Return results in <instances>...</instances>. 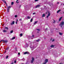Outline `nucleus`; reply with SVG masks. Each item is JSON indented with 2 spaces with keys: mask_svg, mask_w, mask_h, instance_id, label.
Masks as SVG:
<instances>
[{
  "mask_svg": "<svg viewBox=\"0 0 64 64\" xmlns=\"http://www.w3.org/2000/svg\"><path fill=\"white\" fill-rule=\"evenodd\" d=\"M16 3H18L19 2H18V0H17L16 1Z\"/></svg>",
  "mask_w": 64,
  "mask_h": 64,
  "instance_id": "27",
  "label": "nucleus"
},
{
  "mask_svg": "<svg viewBox=\"0 0 64 64\" xmlns=\"http://www.w3.org/2000/svg\"><path fill=\"white\" fill-rule=\"evenodd\" d=\"M33 15H34V14H36V13L34 12V13H33Z\"/></svg>",
  "mask_w": 64,
  "mask_h": 64,
  "instance_id": "36",
  "label": "nucleus"
},
{
  "mask_svg": "<svg viewBox=\"0 0 64 64\" xmlns=\"http://www.w3.org/2000/svg\"><path fill=\"white\" fill-rule=\"evenodd\" d=\"M39 41H40V39H38V40H36V42H39Z\"/></svg>",
  "mask_w": 64,
  "mask_h": 64,
  "instance_id": "20",
  "label": "nucleus"
},
{
  "mask_svg": "<svg viewBox=\"0 0 64 64\" xmlns=\"http://www.w3.org/2000/svg\"><path fill=\"white\" fill-rule=\"evenodd\" d=\"M11 64H13V62H12Z\"/></svg>",
  "mask_w": 64,
  "mask_h": 64,
  "instance_id": "47",
  "label": "nucleus"
},
{
  "mask_svg": "<svg viewBox=\"0 0 64 64\" xmlns=\"http://www.w3.org/2000/svg\"><path fill=\"white\" fill-rule=\"evenodd\" d=\"M17 17V15H16L15 16V18H16Z\"/></svg>",
  "mask_w": 64,
  "mask_h": 64,
  "instance_id": "31",
  "label": "nucleus"
},
{
  "mask_svg": "<svg viewBox=\"0 0 64 64\" xmlns=\"http://www.w3.org/2000/svg\"><path fill=\"white\" fill-rule=\"evenodd\" d=\"M29 43H30V44H31V42H29Z\"/></svg>",
  "mask_w": 64,
  "mask_h": 64,
  "instance_id": "44",
  "label": "nucleus"
},
{
  "mask_svg": "<svg viewBox=\"0 0 64 64\" xmlns=\"http://www.w3.org/2000/svg\"><path fill=\"white\" fill-rule=\"evenodd\" d=\"M17 21H18V20H17Z\"/></svg>",
  "mask_w": 64,
  "mask_h": 64,
  "instance_id": "52",
  "label": "nucleus"
},
{
  "mask_svg": "<svg viewBox=\"0 0 64 64\" xmlns=\"http://www.w3.org/2000/svg\"><path fill=\"white\" fill-rule=\"evenodd\" d=\"M2 41L4 42H5V43H7V40H2Z\"/></svg>",
  "mask_w": 64,
  "mask_h": 64,
  "instance_id": "8",
  "label": "nucleus"
},
{
  "mask_svg": "<svg viewBox=\"0 0 64 64\" xmlns=\"http://www.w3.org/2000/svg\"><path fill=\"white\" fill-rule=\"evenodd\" d=\"M10 8H11V6H9L8 7V8H7L8 12H9V9H10Z\"/></svg>",
  "mask_w": 64,
  "mask_h": 64,
  "instance_id": "2",
  "label": "nucleus"
},
{
  "mask_svg": "<svg viewBox=\"0 0 64 64\" xmlns=\"http://www.w3.org/2000/svg\"><path fill=\"white\" fill-rule=\"evenodd\" d=\"M46 14H47V13H46Z\"/></svg>",
  "mask_w": 64,
  "mask_h": 64,
  "instance_id": "55",
  "label": "nucleus"
},
{
  "mask_svg": "<svg viewBox=\"0 0 64 64\" xmlns=\"http://www.w3.org/2000/svg\"><path fill=\"white\" fill-rule=\"evenodd\" d=\"M57 4H59V2H58L57 3Z\"/></svg>",
  "mask_w": 64,
  "mask_h": 64,
  "instance_id": "46",
  "label": "nucleus"
},
{
  "mask_svg": "<svg viewBox=\"0 0 64 64\" xmlns=\"http://www.w3.org/2000/svg\"><path fill=\"white\" fill-rule=\"evenodd\" d=\"M52 42H53L54 41V39H53L52 41Z\"/></svg>",
  "mask_w": 64,
  "mask_h": 64,
  "instance_id": "38",
  "label": "nucleus"
},
{
  "mask_svg": "<svg viewBox=\"0 0 64 64\" xmlns=\"http://www.w3.org/2000/svg\"><path fill=\"white\" fill-rule=\"evenodd\" d=\"M1 41H0V43H1Z\"/></svg>",
  "mask_w": 64,
  "mask_h": 64,
  "instance_id": "49",
  "label": "nucleus"
},
{
  "mask_svg": "<svg viewBox=\"0 0 64 64\" xmlns=\"http://www.w3.org/2000/svg\"><path fill=\"white\" fill-rule=\"evenodd\" d=\"M29 54V52H26L24 53V54Z\"/></svg>",
  "mask_w": 64,
  "mask_h": 64,
  "instance_id": "6",
  "label": "nucleus"
},
{
  "mask_svg": "<svg viewBox=\"0 0 64 64\" xmlns=\"http://www.w3.org/2000/svg\"><path fill=\"white\" fill-rule=\"evenodd\" d=\"M48 28H46V30H47V29H48Z\"/></svg>",
  "mask_w": 64,
  "mask_h": 64,
  "instance_id": "48",
  "label": "nucleus"
},
{
  "mask_svg": "<svg viewBox=\"0 0 64 64\" xmlns=\"http://www.w3.org/2000/svg\"><path fill=\"white\" fill-rule=\"evenodd\" d=\"M28 19H30V16H28L27 17Z\"/></svg>",
  "mask_w": 64,
  "mask_h": 64,
  "instance_id": "21",
  "label": "nucleus"
},
{
  "mask_svg": "<svg viewBox=\"0 0 64 64\" xmlns=\"http://www.w3.org/2000/svg\"><path fill=\"white\" fill-rule=\"evenodd\" d=\"M50 15V12H48V16H46V18H48V17H49Z\"/></svg>",
  "mask_w": 64,
  "mask_h": 64,
  "instance_id": "4",
  "label": "nucleus"
},
{
  "mask_svg": "<svg viewBox=\"0 0 64 64\" xmlns=\"http://www.w3.org/2000/svg\"><path fill=\"white\" fill-rule=\"evenodd\" d=\"M24 60H25V59H23L22 60H23V61H24Z\"/></svg>",
  "mask_w": 64,
  "mask_h": 64,
  "instance_id": "45",
  "label": "nucleus"
},
{
  "mask_svg": "<svg viewBox=\"0 0 64 64\" xmlns=\"http://www.w3.org/2000/svg\"><path fill=\"white\" fill-rule=\"evenodd\" d=\"M54 46L53 45H51L50 46L51 47H53Z\"/></svg>",
  "mask_w": 64,
  "mask_h": 64,
  "instance_id": "23",
  "label": "nucleus"
},
{
  "mask_svg": "<svg viewBox=\"0 0 64 64\" xmlns=\"http://www.w3.org/2000/svg\"><path fill=\"white\" fill-rule=\"evenodd\" d=\"M3 31V32H7V30H4Z\"/></svg>",
  "mask_w": 64,
  "mask_h": 64,
  "instance_id": "12",
  "label": "nucleus"
},
{
  "mask_svg": "<svg viewBox=\"0 0 64 64\" xmlns=\"http://www.w3.org/2000/svg\"><path fill=\"white\" fill-rule=\"evenodd\" d=\"M36 47H35L34 46H31L30 47V48L32 49V50H33Z\"/></svg>",
  "mask_w": 64,
  "mask_h": 64,
  "instance_id": "3",
  "label": "nucleus"
},
{
  "mask_svg": "<svg viewBox=\"0 0 64 64\" xmlns=\"http://www.w3.org/2000/svg\"><path fill=\"white\" fill-rule=\"evenodd\" d=\"M34 37V35H32V37L31 36H29L28 37V39H30V38L31 39H33V38Z\"/></svg>",
  "mask_w": 64,
  "mask_h": 64,
  "instance_id": "1",
  "label": "nucleus"
},
{
  "mask_svg": "<svg viewBox=\"0 0 64 64\" xmlns=\"http://www.w3.org/2000/svg\"><path fill=\"white\" fill-rule=\"evenodd\" d=\"M14 23H15V22L14 21L12 22V23L13 24H14Z\"/></svg>",
  "mask_w": 64,
  "mask_h": 64,
  "instance_id": "30",
  "label": "nucleus"
},
{
  "mask_svg": "<svg viewBox=\"0 0 64 64\" xmlns=\"http://www.w3.org/2000/svg\"><path fill=\"white\" fill-rule=\"evenodd\" d=\"M13 24L12 23H11V25H13Z\"/></svg>",
  "mask_w": 64,
  "mask_h": 64,
  "instance_id": "37",
  "label": "nucleus"
},
{
  "mask_svg": "<svg viewBox=\"0 0 64 64\" xmlns=\"http://www.w3.org/2000/svg\"><path fill=\"white\" fill-rule=\"evenodd\" d=\"M61 11V10H58L57 12V13H58L59 12H60V11Z\"/></svg>",
  "mask_w": 64,
  "mask_h": 64,
  "instance_id": "11",
  "label": "nucleus"
},
{
  "mask_svg": "<svg viewBox=\"0 0 64 64\" xmlns=\"http://www.w3.org/2000/svg\"><path fill=\"white\" fill-rule=\"evenodd\" d=\"M20 36L21 37H22V36H23V34H21L20 35Z\"/></svg>",
  "mask_w": 64,
  "mask_h": 64,
  "instance_id": "19",
  "label": "nucleus"
},
{
  "mask_svg": "<svg viewBox=\"0 0 64 64\" xmlns=\"http://www.w3.org/2000/svg\"><path fill=\"white\" fill-rule=\"evenodd\" d=\"M6 50H9V48H7Z\"/></svg>",
  "mask_w": 64,
  "mask_h": 64,
  "instance_id": "25",
  "label": "nucleus"
},
{
  "mask_svg": "<svg viewBox=\"0 0 64 64\" xmlns=\"http://www.w3.org/2000/svg\"><path fill=\"white\" fill-rule=\"evenodd\" d=\"M46 62H45L44 63H43V64H46Z\"/></svg>",
  "mask_w": 64,
  "mask_h": 64,
  "instance_id": "39",
  "label": "nucleus"
},
{
  "mask_svg": "<svg viewBox=\"0 0 64 64\" xmlns=\"http://www.w3.org/2000/svg\"><path fill=\"white\" fill-rule=\"evenodd\" d=\"M16 24H17V22H16Z\"/></svg>",
  "mask_w": 64,
  "mask_h": 64,
  "instance_id": "43",
  "label": "nucleus"
},
{
  "mask_svg": "<svg viewBox=\"0 0 64 64\" xmlns=\"http://www.w3.org/2000/svg\"><path fill=\"white\" fill-rule=\"evenodd\" d=\"M15 39V37H14L13 38H12V39H11V40H14V39Z\"/></svg>",
  "mask_w": 64,
  "mask_h": 64,
  "instance_id": "17",
  "label": "nucleus"
},
{
  "mask_svg": "<svg viewBox=\"0 0 64 64\" xmlns=\"http://www.w3.org/2000/svg\"><path fill=\"white\" fill-rule=\"evenodd\" d=\"M45 14H44L42 16V17H45Z\"/></svg>",
  "mask_w": 64,
  "mask_h": 64,
  "instance_id": "15",
  "label": "nucleus"
},
{
  "mask_svg": "<svg viewBox=\"0 0 64 64\" xmlns=\"http://www.w3.org/2000/svg\"><path fill=\"white\" fill-rule=\"evenodd\" d=\"M14 4V2H12L11 3V5H13Z\"/></svg>",
  "mask_w": 64,
  "mask_h": 64,
  "instance_id": "26",
  "label": "nucleus"
},
{
  "mask_svg": "<svg viewBox=\"0 0 64 64\" xmlns=\"http://www.w3.org/2000/svg\"><path fill=\"white\" fill-rule=\"evenodd\" d=\"M37 30L38 31H40V29H37Z\"/></svg>",
  "mask_w": 64,
  "mask_h": 64,
  "instance_id": "33",
  "label": "nucleus"
},
{
  "mask_svg": "<svg viewBox=\"0 0 64 64\" xmlns=\"http://www.w3.org/2000/svg\"><path fill=\"white\" fill-rule=\"evenodd\" d=\"M15 53H16V52Z\"/></svg>",
  "mask_w": 64,
  "mask_h": 64,
  "instance_id": "56",
  "label": "nucleus"
},
{
  "mask_svg": "<svg viewBox=\"0 0 64 64\" xmlns=\"http://www.w3.org/2000/svg\"><path fill=\"white\" fill-rule=\"evenodd\" d=\"M53 23H55V21L54 20V22H53Z\"/></svg>",
  "mask_w": 64,
  "mask_h": 64,
  "instance_id": "35",
  "label": "nucleus"
},
{
  "mask_svg": "<svg viewBox=\"0 0 64 64\" xmlns=\"http://www.w3.org/2000/svg\"><path fill=\"white\" fill-rule=\"evenodd\" d=\"M40 5H38L36 6L35 8H38V7H40Z\"/></svg>",
  "mask_w": 64,
  "mask_h": 64,
  "instance_id": "9",
  "label": "nucleus"
},
{
  "mask_svg": "<svg viewBox=\"0 0 64 64\" xmlns=\"http://www.w3.org/2000/svg\"><path fill=\"white\" fill-rule=\"evenodd\" d=\"M63 13H64V12H63Z\"/></svg>",
  "mask_w": 64,
  "mask_h": 64,
  "instance_id": "54",
  "label": "nucleus"
},
{
  "mask_svg": "<svg viewBox=\"0 0 64 64\" xmlns=\"http://www.w3.org/2000/svg\"><path fill=\"white\" fill-rule=\"evenodd\" d=\"M4 29H7V30H8V28L7 27H6L4 28Z\"/></svg>",
  "mask_w": 64,
  "mask_h": 64,
  "instance_id": "16",
  "label": "nucleus"
},
{
  "mask_svg": "<svg viewBox=\"0 0 64 64\" xmlns=\"http://www.w3.org/2000/svg\"><path fill=\"white\" fill-rule=\"evenodd\" d=\"M26 47L24 46V47H25V48H26V47H28V44H26Z\"/></svg>",
  "mask_w": 64,
  "mask_h": 64,
  "instance_id": "22",
  "label": "nucleus"
},
{
  "mask_svg": "<svg viewBox=\"0 0 64 64\" xmlns=\"http://www.w3.org/2000/svg\"><path fill=\"white\" fill-rule=\"evenodd\" d=\"M35 1L36 2L37 1H38V0H35Z\"/></svg>",
  "mask_w": 64,
  "mask_h": 64,
  "instance_id": "40",
  "label": "nucleus"
},
{
  "mask_svg": "<svg viewBox=\"0 0 64 64\" xmlns=\"http://www.w3.org/2000/svg\"><path fill=\"white\" fill-rule=\"evenodd\" d=\"M2 1H3V2H5V3L6 4V2H5V1L4 0H2Z\"/></svg>",
  "mask_w": 64,
  "mask_h": 64,
  "instance_id": "24",
  "label": "nucleus"
},
{
  "mask_svg": "<svg viewBox=\"0 0 64 64\" xmlns=\"http://www.w3.org/2000/svg\"><path fill=\"white\" fill-rule=\"evenodd\" d=\"M20 21H21V20H22V19H20Z\"/></svg>",
  "mask_w": 64,
  "mask_h": 64,
  "instance_id": "42",
  "label": "nucleus"
},
{
  "mask_svg": "<svg viewBox=\"0 0 64 64\" xmlns=\"http://www.w3.org/2000/svg\"><path fill=\"white\" fill-rule=\"evenodd\" d=\"M13 30H12V31H10V33H11H11H13Z\"/></svg>",
  "mask_w": 64,
  "mask_h": 64,
  "instance_id": "18",
  "label": "nucleus"
},
{
  "mask_svg": "<svg viewBox=\"0 0 64 64\" xmlns=\"http://www.w3.org/2000/svg\"><path fill=\"white\" fill-rule=\"evenodd\" d=\"M62 18H63V16H62L59 19V21H60L61 20H62Z\"/></svg>",
  "mask_w": 64,
  "mask_h": 64,
  "instance_id": "7",
  "label": "nucleus"
},
{
  "mask_svg": "<svg viewBox=\"0 0 64 64\" xmlns=\"http://www.w3.org/2000/svg\"><path fill=\"white\" fill-rule=\"evenodd\" d=\"M15 50H16V51H17V48H15Z\"/></svg>",
  "mask_w": 64,
  "mask_h": 64,
  "instance_id": "32",
  "label": "nucleus"
},
{
  "mask_svg": "<svg viewBox=\"0 0 64 64\" xmlns=\"http://www.w3.org/2000/svg\"><path fill=\"white\" fill-rule=\"evenodd\" d=\"M48 62V59H46L45 60V62L47 63Z\"/></svg>",
  "mask_w": 64,
  "mask_h": 64,
  "instance_id": "10",
  "label": "nucleus"
},
{
  "mask_svg": "<svg viewBox=\"0 0 64 64\" xmlns=\"http://www.w3.org/2000/svg\"><path fill=\"white\" fill-rule=\"evenodd\" d=\"M64 4H63V6H64Z\"/></svg>",
  "mask_w": 64,
  "mask_h": 64,
  "instance_id": "51",
  "label": "nucleus"
},
{
  "mask_svg": "<svg viewBox=\"0 0 64 64\" xmlns=\"http://www.w3.org/2000/svg\"><path fill=\"white\" fill-rule=\"evenodd\" d=\"M60 64H62V63H60Z\"/></svg>",
  "mask_w": 64,
  "mask_h": 64,
  "instance_id": "50",
  "label": "nucleus"
},
{
  "mask_svg": "<svg viewBox=\"0 0 64 64\" xmlns=\"http://www.w3.org/2000/svg\"><path fill=\"white\" fill-rule=\"evenodd\" d=\"M37 23V21L34 22V25H36V23Z\"/></svg>",
  "mask_w": 64,
  "mask_h": 64,
  "instance_id": "13",
  "label": "nucleus"
},
{
  "mask_svg": "<svg viewBox=\"0 0 64 64\" xmlns=\"http://www.w3.org/2000/svg\"><path fill=\"white\" fill-rule=\"evenodd\" d=\"M18 55H20V52H18Z\"/></svg>",
  "mask_w": 64,
  "mask_h": 64,
  "instance_id": "41",
  "label": "nucleus"
},
{
  "mask_svg": "<svg viewBox=\"0 0 64 64\" xmlns=\"http://www.w3.org/2000/svg\"><path fill=\"white\" fill-rule=\"evenodd\" d=\"M26 19H27V18H26Z\"/></svg>",
  "mask_w": 64,
  "mask_h": 64,
  "instance_id": "53",
  "label": "nucleus"
},
{
  "mask_svg": "<svg viewBox=\"0 0 64 64\" xmlns=\"http://www.w3.org/2000/svg\"><path fill=\"white\" fill-rule=\"evenodd\" d=\"M34 60V58H32V60H31V63H33Z\"/></svg>",
  "mask_w": 64,
  "mask_h": 64,
  "instance_id": "5",
  "label": "nucleus"
},
{
  "mask_svg": "<svg viewBox=\"0 0 64 64\" xmlns=\"http://www.w3.org/2000/svg\"><path fill=\"white\" fill-rule=\"evenodd\" d=\"M14 63H16V60H14Z\"/></svg>",
  "mask_w": 64,
  "mask_h": 64,
  "instance_id": "34",
  "label": "nucleus"
},
{
  "mask_svg": "<svg viewBox=\"0 0 64 64\" xmlns=\"http://www.w3.org/2000/svg\"><path fill=\"white\" fill-rule=\"evenodd\" d=\"M8 58V56H7L6 58V59H7Z\"/></svg>",
  "mask_w": 64,
  "mask_h": 64,
  "instance_id": "28",
  "label": "nucleus"
},
{
  "mask_svg": "<svg viewBox=\"0 0 64 64\" xmlns=\"http://www.w3.org/2000/svg\"><path fill=\"white\" fill-rule=\"evenodd\" d=\"M59 34L60 35H62L63 34V33L59 32Z\"/></svg>",
  "mask_w": 64,
  "mask_h": 64,
  "instance_id": "14",
  "label": "nucleus"
},
{
  "mask_svg": "<svg viewBox=\"0 0 64 64\" xmlns=\"http://www.w3.org/2000/svg\"><path fill=\"white\" fill-rule=\"evenodd\" d=\"M33 20V19L32 18L30 20V22H32V20Z\"/></svg>",
  "mask_w": 64,
  "mask_h": 64,
  "instance_id": "29",
  "label": "nucleus"
}]
</instances>
